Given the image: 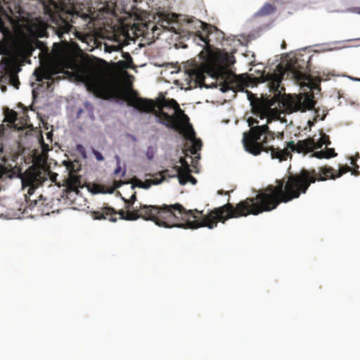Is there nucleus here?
Returning <instances> with one entry per match:
<instances>
[{
	"label": "nucleus",
	"instance_id": "39",
	"mask_svg": "<svg viewBox=\"0 0 360 360\" xmlns=\"http://www.w3.org/2000/svg\"><path fill=\"white\" fill-rule=\"evenodd\" d=\"M125 174H126V171H125V170H124V171L122 172V176H124Z\"/></svg>",
	"mask_w": 360,
	"mask_h": 360
},
{
	"label": "nucleus",
	"instance_id": "6",
	"mask_svg": "<svg viewBox=\"0 0 360 360\" xmlns=\"http://www.w3.org/2000/svg\"><path fill=\"white\" fill-rule=\"evenodd\" d=\"M248 123L251 128L248 132L243 133V146L247 152L255 156L259 155L262 151L270 152L273 159H278L280 161L288 159L289 153L286 150L268 146L269 137L273 140L274 136L269 130L267 124L254 127L255 124H258V121L253 117H249Z\"/></svg>",
	"mask_w": 360,
	"mask_h": 360
},
{
	"label": "nucleus",
	"instance_id": "5",
	"mask_svg": "<svg viewBox=\"0 0 360 360\" xmlns=\"http://www.w3.org/2000/svg\"><path fill=\"white\" fill-rule=\"evenodd\" d=\"M1 167H3V165H0ZM4 167L12 171L13 174L11 177L4 175L0 179V181H3L8 178L12 179L18 175L21 179L22 188L28 187L27 193L25 195L26 206L23 211L27 212V209L33 210L35 207L40 210V208L44 205L45 199H43L41 195L38 196L39 199L34 198V192L37 188L47 181L48 179H50L51 182L56 184L58 174L43 167L36 165L30 167L24 173L20 172V169L18 167L8 168L5 166Z\"/></svg>",
	"mask_w": 360,
	"mask_h": 360
},
{
	"label": "nucleus",
	"instance_id": "10",
	"mask_svg": "<svg viewBox=\"0 0 360 360\" xmlns=\"http://www.w3.org/2000/svg\"><path fill=\"white\" fill-rule=\"evenodd\" d=\"M2 70L0 76V88L3 92L7 90L6 84L13 86L18 89L20 81L18 76V68L14 62L9 58H4L1 61Z\"/></svg>",
	"mask_w": 360,
	"mask_h": 360
},
{
	"label": "nucleus",
	"instance_id": "24",
	"mask_svg": "<svg viewBox=\"0 0 360 360\" xmlns=\"http://www.w3.org/2000/svg\"><path fill=\"white\" fill-rule=\"evenodd\" d=\"M152 185L153 181L150 179H146L145 181L136 179L135 184L131 186V188L134 189L135 187H139L143 189H148Z\"/></svg>",
	"mask_w": 360,
	"mask_h": 360
},
{
	"label": "nucleus",
	"instance_id": "31",
	"mask_svg": "<svg viewBox=\"0 0 360 360\" xmlns=\"http://www.w3.org/2000/svg\"><path fill=\"white\" fill-rule=\"evenodd\" d=\"M94 155H95V157H96L97 160H98V161L103 160L104 158H103V155L100 152H98L97 150H94Z\"/></svg>",
	"mask_w": 360,
	"mask_h": 360
},
{
	"label": "nucleus",
	"instance_id": "28",
	"mask_svg": "<svg viewBox=\"0 0 360 360\" xmlns=\"http://www.w3.org/2000/svg\"><path fill=\"white\" fill-rule=\"evenodd\" d=\"M153 181V185H158L161 184L165 179L164 177L160 174V172L156 174V176L154 179H150Z\"/></svg>",
	"mask_w": 360,
	"mask_h": 360
},
{
	"label": "nucleus",
	"instance_id": "15",
	"mask_svg": "<svg viewBox=\"0 0 360 360\" xmlns=\"http://www.w3.org/2000/svg\"><path fill=\"white\" fill-rule=\"evenodd\" d=\"M285 72H273V73H267L266 75H262L263 81L269 82V87L271 91H272L275 96H279L281 94V91H284V88L281 87V83L283 78V75Z\"/></svg>",
	"mask_w": 360,
	"mask_h": 360
},
{
	"label": "nucleus",
	"instance_id": "17",
	"mask_svg": "<svg viewBox=\"0 0 360 360\" xmlns=\"http://www.w3.org/2000/svg\"><path fill=\"white\" fill-rule=\"evenodd\" d=\"M49 27L48 23L41 18H37L30 25V31L37 37H45L48 36L47 29Z\"/></svg>",
	"mask_w": 360,
	"mask_h": 360
},
{
	"label": "nucleus",
	"instance_id": "9",
	"mask_svg": "<svg viewBox=\"0 0 360 360\" xmlns=\"http://www.w3.org/2000/svg\"><path fill=\"white\" fill-rule=\"evenodd\" d=\"M330 144L329 136L321 131V137L318 141L315 142L313 138H308L302 141H299L296 144L291 141L287 143L286 146L283 150H286L291 157V152L297 151V153L311 152L314 149L321 148L323 145L328 146Z\"/></svg>",
	"mask_w": 360,
	"mask_h": 360
},
{
	"label": "nucleus",
	"instance_id": "16",
	"mask_svg": "<svg viewBox=\"0 0 360 360\" xmlns=\"http://www.w3.org/2000/svg\"><path fill=\"white\" fill-rule=\"evenodd\" d=\"M185 138L191 142V147L189 149L192 155H196L195 158H200V155L198 152L201 150L202 143L200 139H196L195 131L192 126L188 123L185 127L184 132L181 133Z\"/></svg>",
	"mask_w": 360,
	"mask_h": 360
},
{
	"label": "nucleus",
	"instance_id": "27",
	"mask_svg": "<svg viewBox=\"0 0 360 360\" xmlns=\"http://www.w3.org/2000/svg\"><path fill=\"white\" fill-rule=\"evenodd\" d=\"M313 156L319 158V159H323V158H330V155H326V153L324 150H320L316 151L313 153Z\"/></svg>",
	"mask_w": 360,
	"mask_h": 360
},
{
	"label": "nucleus",
	"instance_id": "33",
	"mask_svg": "<svg viewBox=\"0 0 360 360\" xmlns=\"http://www.w3.org/2000/svg\"><path fill=\"white\" fill-rule=\"evenodd\" d=\"M124 184H125L124 181H122V180H120V181H115L114 182V186L115 188H120L122 185H123Z\"/></svg>",
	"mask_w": 360,
	"mask_h": 360
},
{
	"label": "nucleus",
	"instance_id": "29",
	"mask_svg": "<svg viewBox=\"0 0 360 360\" xmlns=\"http://www.w3.org/2000/svg\"><path fill=\"white\" fill-rule=\"evenodd\" d=\"M76 150L83 157L86 158V150L82 144H77L76 146Z\"/></svg>",
	"mask_w": 360,
	"mask_h": 360
},
{
	"label": "nucleus",
	"instance_id": "26",
	"mask_svg": "<svg viewBox=\"0 0 360 360\" xmlns=\"http://www.w3.org/2000/svg\"><path fill=\"white\" fill-rule=\"evenodd\" d=\"M122 200L124 201L127 208L129 210L137 200L136 193L134 192L129 199L122 198Z\"/></svg>",
	"mask_w": 360,
	"mask_h": 360
},
{
	"label": "nucleus",
	"instance_id": "11",
	"mask_svg": "<svg viewBox=\"0 0 360 360\" xmlns=\"http://www.w3.org/2000/svg\"><path fill=\"white\" fill-rule=\"evenodd\" d=\"M315 101L312 95H300L295 98H290L283 103V105L290 112H304L314 108Z\"/></svg>",
	"mask_w": 360,
	"mask_h": 360
},
{
	"label": "nucleus",
	"instance_id": "40",
	"mask_svg": "<svg viewBox=\"0 0 360 360\" xmlns=\"http://www.w3.org/2000/svg\"><path fill=\"white\" fill-rule=\"evenodd\" d=\"M82 110H79L78 111V114L82 113Z\"/></svg>",
	"mask_w": 360,
	"mask_h": 360
},
{
	"label": "nucleus",
	"instance_id": "4",
	"mask_svg": "<svg viewBox=\"0 0 360 360\" xmlns=\"http://www.w3.org/2000/svg\"><path fill=\"white\" fill-rule=\"evenodd\" d=\"M198 23L202 31L205 32L204 35L200 31H198L194 36V41L203 47L198 55L202 63L200 67L189 70V76L191 79H195L196 82L200 84L205 80V73L212 77H218L223 74L225 71L226 61V58L219 53L214 51L210 44V36L214 30L217 32L219 30L216 27L200 20L198 21Z\"/></svg>",
	"mask_w": 360,
	"mask_h": 360
},
{
	"label": "nucleus",
	"instance_id": "22",
	"mask_svg": "<svg viewBox=\"0 0 360 360\" xmlns=\"http://www.w3.org/2000/svg\"><path fill=\"white\" fill-rule=\"evenodd\" d=\"M191 171L186 172L185 173H180V176H179V181L180 184L184 185L186 183L190 182L194 185L197 183L196 179L191 174Z\"/></svg>",
	"mask_w": 360,
	"mask_h": 360
},
{
	"label": "nucleus",
	"instance_id": "30",
	"mask_svg": "<svg viewBox=\"0 0 360 360\" xmlns=\"http://www.w3.org/2000/svg\"><path fill=\"white\" fill-rule=\"evenodd\" d=\"M326 153V155H330V158L335 157L337 155V153L335 152L334 148H326V150H324Z\"/></svg>",
	"mask_w": 360,
	"mask_h": 360
},
{
	"label": "nucleus",
	"instance_id": "18",
	"mask_svg": "<svg viewBox=\"0 0 360 360\" xmlns=\"http://www.w3.org/2000/svg\"><path fill=\"white\" fill-rule=\"evenodd\" d=\"M158 106L169 107L175 110L176 116L183 122H188L189 121L188 117L184 113V112L179 108L178 103L174 100L170 99L168 101H164L162 103L157 105Z\"/></svg>",
	"mask_w": 360,
	"mask_h": 360
},
{
	"label": "nucleus",
	"instance_id": "7",
	"mask_svg": "<svg viewBox=\"0 0 360 360\" xmlns=\"http://www.w3.org/2000/svg\"><path fill=\"white\" fill-rule=\"evenodd\" d=\"M43 5L44 11L51 22L54 24L53 29L59 38L71 31L75 18L80 17L84 20L89 18V14L72 5L69 7L65 0H39Z\"/></svg>",
	"mask_w": 360,
	"mask_h": 360
},
{
	"label": "nucleus",
	"instance_id": "21",
	"mask_svg": "<svg viewBox=\"0 0 360 360\" xmlns=\"http://www.w3.org/2000/svg\"><path fill=\"white\" fill-rule=\"evenodd\" d=\"M276 10V7L270 3H266L264 6L258 11L257 15L258 16H266L274 13Z\"/></svg>",
	"mask_w": 360,
	"mask_h": 360
},
{
	"label": "nucleus",
	"instance_id": "3",
	"mask_svg": "<svg viewBox=\"0 0 360 360\" xmlns=\"http://www.w3.org/2000/svg\"><path fill=\"white\" fill-rule=\"evenodd\" d=\"M79 78L86 86V89L95 96L104 99H114L126 101L127 105L134 108L141 112L153 113L158 118V122L169 129L179 133L185 131L188 122H181L174 113L169 115L162 110V106H158L156 103L148 98L138 96L136 91L131 87L122 88L112 82L105 73L97 68H89L82 70Z\"/></svg>",
	"mask_w": 360,
	"mask_h": 360
},
{
	"label": "nucleus",
	"instance_id": "20",
	"mask_svg": "<svg viewBox=\"0 0 360 360\" xmlns=\"http://www.w3.org/2000/svg\"><path fill=\"white\" fill-rule=\"evenodd\" d=\"M33 74L36 77V80L38 82H42L44 79H52V74L49 70L45 68L39 67L35 69Z\"/></svg>",
	"mask_w": 360,
	"mask_h": 360
},
{
	"label": "nucleus",
	"instance_id": "36",
	"mask_svg": "<svg viewBox=\"0 0 360 360\" xmlns=\"http://www.w3.org/2000/svg\"><path fill=\"white\" fill-rule=\"evenodd\" d=\"M318 77H319V83L321 81H322V80L326 81V80H328V79H329V77H327L326 78H323V77L322 76H321V75H319Z\"/></svg>",
	"mask_w": 360,
	"mask_h": 360
},
{
	"label": "nucleus",
	"instance_id": "12",
	"mask_svg": "<svg viewBox=\"0 0 360 360\" xmlns=\"http://www.w3.org/2000/svg\"><path fill=\"white\" fill-rule=\"evenodd\" d=\"M64 164L68 172V176L64 180L63 186L66 187L65 191L68 193L75 192L77 194L79 192V188L84 187L82 176L77 174L75 164L72 162L65 161Z\"/></svg>",
	"mask_w": 360,
	"mask_h": 360
},
{
	"label": "nucleus",
	"instance_id": "23",
	"mask_svg": "<svg viewBox=\"0 0 360 360\" xmlns=\"http://www.w3.org/2000/svg\"><path fill=\"white\" fill-rule=\"evenodd\" d=\"M160 172V174L164 177V179H165L167 177L168 178H175L177 177L179 179V176H180L179 171L175 168V166L172 169H165L162 170Z\"/></svg>",
	"mask_w": 360,
	"mask_h": 360
},
{
	"label": "nucleus",
	"instance_id": "34",
	"mask_svg": "<svg viewBox=\"0 0 360 360\" xmlns=\"http://www.w3.org/2000/svg\"><path fill=\"white\" fill-rule=\"evenodd\" d=\"M121 170H122V167H121V165H120V162H118L117 166L116 169L114 171V174L115 175H118L120 174V172H121Z\"/></svg>",
	"mask_w": 360,
	"mask_h": 360
},
{
	"label": "nucleus",
	"instance_id": "38",
	"mask_svg": "<svg viewBox=\"0 0 360 360\" xmlns=\"http://www.w3.org/2000/svg\"><path fill=\"white\" fill-rule=\"evenodd\" d=\"M248 98H249L250 100H251V97H253V96H253V94H251V93H248Z\"/></svg>",
	"mask_w": 360,
	"mask_h": 360
},
{
	"label": "nucleus",
	"instance_id": "37",
	"mask_svg": "<svg viewBox=\"0 0 360 360\" xmlns=\"http://www.w3.org/2000/svg\"><path fill=\"white\" fill-rule=\"evenodd\" d=\"M228 192H224V191H218V193L220 195L226 194Z\"/></svg>",
	"mask_w": 360,
	"mask_h": 360
},
{
	"label": "nucleus",
	"instance_id": "35",
	"mask_svg": "<svg viewBox=\"0 0 360 360\" xmlns=\"http://www.w3.org/2000/svg\"><path fill=\"white\" fill-rule=\"evenodd\" d=\"M85 107H86V110H92V109H93L92 105L89 103H86Z\"/></svg>",
	"mask_w": 360,
	"mask_h": 360
},
{
	"label": "nucleus",
	"instance_id": "8",
	"mask_svg": "<svg viewBox=\"0 0 360 360\" xmlns=\"http://www.w3.org/2000/svg\"><path fill=\"white\" fill-rule=\"evenodd\" d=\"M308 62L295 58L287 63L285 72L290 76L301 86H307L309 89H316L319 83L314 82L311 77L308 74Z\"/></svg>",
	"mask_w": 360,
	"mask_h": 360
},
{
	"label": "nucleus",
	"instance_id": "14",
	"mask_svg": "<svg viewBox=\"0 0 360 360\" xmlns=\"http://www.w3.org/2000/svg\"><path fill=\"white\" fill-rule=\"evenodd\" d=\"M18 114L15 111L11 110L5 112V117L3 124H0V141H1L7 132L12 129H21L22 127H19L16 123Z\"/></svg>",
	"mask_w": 360,
	"mask_h": 360
},
{
	"label": "nucleus",
	"instance_id": "25",
	"mask_svg": "<svg viewBox=\"0 0 360 360\" xmlns=\"http://www.w3.org/2000/svg\"><path fill=\"white\" fill-rule=\"evenodd\" d=\"M179 162L181 163V167L175 166V168L179 171V173L191 172L189 164L184 158H181Z\"/></svg>",
	"mask_w": 360,
	"mask_h": 360
},
{
	"label": "nucleus",
	"instance_id": "2",
	"mask_svg": "<svg viewBox=\"0 0 360 360\" xmlns=\"http://www.w3.org/2000/svg\"><path fill=\"white\" fill-rule=\"evenodd\" d=\"M349 171L350 167L347 165L342 166L338 171L327 165L319 167V172L314 169H302L299 173L290 174L285 182L283 179L277 180L276 186L269 185L255 197L241 200L238 202V208L242 210L243 217L271 211L281 202H288L305 194L311 184L328 178L335 179Z\"/></svg>",
	"mask_w": 360,
	"mask_h": 360
},
{
	"label": "nucleus",
	"instance_id": "13",
	"mask_svg": "<svg viewBox=\"0 0 360 360\" xmlns=\"http://www.w3.org/2000/svg\"><path fill=\"white\" fill-rule=\"evenodd\" d=\"M6 5L9 13H8L3 6H0V32H4L7 30L5 25L6 22H12V15L17 16V15H21L22 13V8L20 1L9 0V1L6 3Z\"/></svg>",
	"mask_w": 360,
	"mask_h": 360
},
{
	"label": "nucleus",
	"instance_id": "32",
	"mask_svg": "<svg viewBox=\"0 0 360 360\" xmlns=\"http://www.w3.org/2000/svg\"><path fill=\"white\" fill-rule=\"evenodd\" d=\"M353 164V162H352ZM354 168L353 169V171L352 172V174H354V176H359L360 174V172L359 171V165L354 163Z\"/></svg>",
	"mask_w": 360,
	"mask_h": 360
},
{
	"label": "nucleus",
	"instance_id": "1",
	"mask_svg": "<svg viewBox=\"0 0 360 360\" xmlns=\"http://www.w3.org/2000/svg\"><path fill=\"white\" fill-rule=\"evenodd\" d=\"M242 210L238 208V203L235 206L226 203L223 206L214 208L207 214L202 211L186 210L181 204L171 205L163 204L161 206L140 205L139 208L132 211L125 212L122 210L116 211L111 207H103L91 212L94 219L109 220L115 222L119 215L120 219L134 221L139 218L154 221L157 225L164 227H180L183 229H196L200 227L213 229L218 221L224 223L231 218L243 217Z\"/></svg>",
	"mask_w": 360,
	"mask_h": 360
},
{
	"label": "nucleus",
	"instance_id": "41",
	"mask_svg": "<svg viewBox=\"0 0 360 360\" xmlns=\"http://www.w3.org/2000/svg\"><path fill=\"white\" fill-rule=\"evenodd\" d=\"M3 160H5V156L2 157Z\"/></svg>",
	"mask_w": 360,
	"mask_h": 360
},
{
	"label": "nucleus",
	"instance_id": "19",
	"mask_svg": "<svg viewBox=\"0 0 360 360\" xmlns=\"http://www.w3.org/2000/svg\"><path fill=\"white\" fill-rule=\"evenodd\" d=\"M240 81L236 75L232 73H228V75L221 85V90L223 92L228 91L229 90H235L237 88H240Z\"/></svg>",
	"mask_w": 360,
	"mask_h": 360
}]
</instances>
